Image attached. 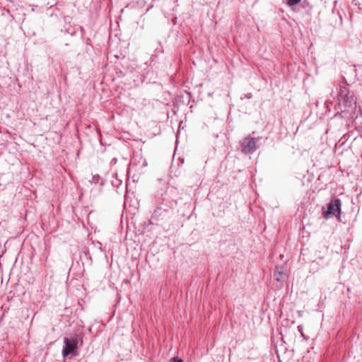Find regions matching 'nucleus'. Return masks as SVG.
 I'll use <instances>...</instances> for the list:
<instances>
[{
    "label": "nucleus",
    "instance_id": "obj_3",
    "mask_svg": "<svg viewBox=\"0 0 362 362\" xmlns=\"http://www.w3.org/2000/svg\"><path fill=\"white\" fill-rule=\"evenodd\" d=\"M341 202L339 199L332 200L327 205V210L323 212V216L325 218H329L335 216L338 219L340 217Z\"/></svg>",
    "mask_w": 362,
    "mask_h": 362
},
{
    "label": "nucleus",
    "instance_id": "obj_7",
    "mask_svg": "<svg viewBox=\"0 0 362 362\" xmlns=\"http://www.w3.org/2000/svg\"><path fill=\"white\" fill-rule=\"evenodd\" d=\"M177 202L174 200L167 201L163 199V202L160 204L159 206H163L164 208H170V210H173V208L176 206Z\"/></svg>",
    "mask_w": 362,
    "mask_h": 362
},
{
    "label": "nucleus",
    "instance_id": "obj_4",
    "mask_svg": "<svg viewBox=\"0 0 362 362\" xmlns=\"http://www.w3.org/2000/svg\"><path fill=\"white\" fill-rule=\"evenodd\" d=\"M258 139L252 138L250 136L245 137L241 142V151L244 153H252L257 148Z\"/></svg>",
    "mask_w": 362,
    "mask_h": 362
},
{
    "label": "nucleus",
    "instance_id": "obj_6",
    "mask_svg": "<svg viewBox=\"0 0 362 362\" xmlns=\"http://www.w3.org/2000/svg\"><path fill=\"white\" fill-rule=\"evenodd\" d=\"M284 276V269H283V267H277L276 268V270L274 273V279L278 281H280L283 279Z\"/></svg>",
    "mask_w": 362,
    "mask_h": 362
},
{
    "label": "nucleus",
    "instance_id": "obj_2",
    "mask_svg": "<svg viewBox=\"0 0 362 362\" xmlns=\"http://www.w3.org/2000/svg\"><path fill=\"white\" fill-rule=\"evenodd\" d=\"M64 346L62 349V356L64 358L71 355L75 356L77 355L78 340L76 337L64 338Z\"/></svg>",
    "mask_w": 362,
    "mask_h": 362
},
{
    "label": "nucleus",
    "instance_id": "obj_11",
    "mask_svg": "<svg viewBox=\"0 0 362 362\" xmlns=\"http://www.w3.org/2000/svg\"><path fill=\"white\" fill-rule=\"evenodd\" d=\"M186 93H187V95H189V97H190V92L187 91Z\"/></svg>",
    "mask_w": 362,
    "mask_h": 362
},
{
    "label": "nucleus",
    "instance_id": "obj_8",
    "mask_svg": "<svg viewBox=\"0 0 362 362\" xmlns=\"http://www.w3.org/2000/svg\"><path fill=\"white\" fill-rule=\"evenodd\" d=\"M301 0H286V4L292 9L295 10L296 6L300 2Z\"/></svg>",
    "mask_w": 362,
    "mask_h": 362
},
{
    "label": "nucleus",
    "instance_id": "obj_5",
    "mask_svg": "<svg viewBox=\"0 0 362 362\" xmlns=\"http://www.w3.org/2000/svg\"><path fill=\"white\" fill-rule=\"evenodd\" d=\"M173 215V210L170 208H164L163 206H158L152 215V219L156 221H166Z\"/></svg>",
    "mask_w": 362,
    "mask_h": 362
},
{
    "label": "nucleus",
    "instance_id": "obj_9",
    "mask_svg": "<svg viewBox=\"0 0 362 362\" xmlns=\"http://www.w3.org/2000/svg\"><path fill=\"white\" fill-rule=\"evenodd\" d=\"M170 362H184L182 359L177 357L173 358Z\"/></svg>",
    "mask_w": 362,
    "mask_h": 362
},
{
    "label": "nucleus",
    "instance_id": "obj_1",
    "mask_svg": "<svg viewBox=\"0 0 362 362\" xmlns=\"http://www.w3.org/2000/svg\"><path fill=\"white\" fill-rule=\"evenodd\" d=\"M338 105L343 111L356 104L354 92H337Z\"/></svg>",
    "mask_w": 362,
    "mask_h": 362
},
{
    "label": "nucleus",
    "instance_id": "obj_10",
    "mask_svg": "<svg viewBox=\"0 0 362 362\" xmlns=\"http://www.w3.org/2000/svg\"><path fill=\"white\" fill-rule=\"evenodd\" d=\"M245 97L247 98H252V93H250L248 94H245Z\"/></svg>",
    "mask_w": 362,
    "mask_h": 362
}]
</instances>
